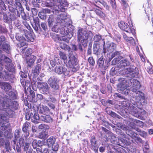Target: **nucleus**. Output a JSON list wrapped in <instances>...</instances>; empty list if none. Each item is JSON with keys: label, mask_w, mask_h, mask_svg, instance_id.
Listing matches in <instances>:
<instances>
[{"label": "nucleus", "mask_w": 153, "mask_h": 153, "mask_svg": "<svg viewBox=\"0 0 153 153\" xmlns=\"http://www.w3.org/2000/svg\"><path fill=\"white\" fill-rule=\"evenodd\" d=\"M3 68L4 66L0 63V71H1ZM16 79L13 74H9L6 71L0 72V86H1L2 89L7 91V95L3 97L0 96V107H1L4 111H6L11 117H13L15 113V111L18 109L19 105L17 102L13 101L16 99V96L14 93L10 91L11 88L10 85L8 83L2 82L1 81L4 80L13 83Z\"/></svg>", "instance_id": "nucleus-1"}, {"label": "nucleus", "mask_w": 153, "mask_h": 153, "mask_svg": "<svg viewBox=\"0 0 153 153\" xmlns=\"http://www.w3.org/2000/svg\"><path fill=\"white\" fill-rule=\"evenodd\" d=\"M93 35L91 31L86 30L82 28L79 29L77 31L78 39L84 48L87 46L88 39H91Z\"/></svg>", "instance_id": "nucleus-2"}, {"label": "nucleus", "mask_w": 153, "mask_h": 153, "mask_svg": "<svg viewBox=\"0 0 153 153\" xmlns=\"http://www.w3.org/2000/svg\"><path fill=\"white\" fill-rule=\"evenodd\" d=\"M59 81L58 78L54 76L50 77L48 80V83L51 88L52 93L54 95H58L60 94Z\"/></svg>", "instance_id": "nucleus-3"}, {"label": "nucleus", "mask_w": 153, "mask_h": 153, "mask_svg": "<svg viewBox=\"0 0 153 153\" xmlns=\"http://www.w3.org/2000/svg\"><path fill=\"white\" fill-rule=\"evenodd\" d=\"M15 113L12 117H10L8 114L2 109L1 107H0V126H1L0 128L3 131L6 130L7 128V126L3 125L5 124L6 123L8 122V117L12 118L14 116Z\"/></svg>", "instance_id": "nucleus-4"}, {"label": "nucleus", "mask_w": 153, "mask_h": 153, "mask_svg": "<svg viewBox=\"0 0 153 153\" xmlns=\"http://www.w3.org/2000/svg\"><path fill=\"white\" fill-rule=\"evenodd\" d=\"M74 27L68 22L63 26L60 27V33L62 35L68 34L72 37L75 30Z\"/></svg>", "instance_id": "nucleus-5"}, {"label": "nucleus", "mask_w": 153, "mask_h": 153, "mask_svg": "<svg viewBox=\"0 0 153 153\" xmlns=\"http://www.w3.org/2000/svg\"><path fill=\"white\" fill-rule=\"evenodd\" d=\"M134 90V91H131L130 93V96L135 100V102H137V105H140L141 102H139L140 101L145 102V100L144 94L139 90H137L135 89Z\"/></svg>", "instance_id": "nucleus-6"}, {"label": "nucleus", "mask_w": 153, "mask_h": 153, "mask_svg": "<svg viewBox=\"0 0 153 153\" xmlns=\"http://www.w3.org/2000/svg\"><path fill=\"white\" fill-rule=\"evenodd\" d=\"M78 63V60L76 57L74 55H71L69 57L65 64L66 66L71 68L72 71L75 72L77 71L75 66L77 65Z\"/></svg>", "instance_id": "nucleus-7"}, {"label": "nucleus", "mask_w": 153, "mask_h": 153, "mask_svg": "<svg viewBox=\"0 0 153 153\" xmlns=\"http://www.w3.org/2000/svg\"><path fill=\"white\" fill-rule=\"evenodd\" d=\"M103 51L102 53L105 54L106 53L108 52L112 53L114 52L116 49V45L113 42H107L103 44Z\"/></svg>", "instance_id": "nucleus-8"}, {"label": "nucleus", "mask_w": 153, "mask_h": 153, "mask_svg": "<svg viewBox=\"0 0 153 153\" xmlns=\"http://www.w3.org/2000/svg\"><path fill=\"white\" fill-rule=\"evenodd\" d=\"M55 2L60 4L59 5H56L55 7V14L57 15L59 12H64L65 11V7L68 6V3L66 0H55Z\"/></svg>", "instance_id": "nucleus-9"}, {"label": "nucleus", "mask_w": 153, "mask_h": 153, "mask_svg": "<svg viewBox=\"0 0 153 153\" xmlns=\"http://www.w3.org/2000/svg\"><path fill=\"white\" fill-rule=\"evenodd\" d=\"M25 118L27 120H29L31 119V121L37 124L39 123L38 121V114L36 111L34 109L31 110L30 111L26 113L25 115Z\"/></svg>", "instance_id": "nucleus-10"}, {"label": "nucleus", "mask_w": 153, "mask_h": 153, "mask_svg": "<svg viewBox=\"0 0 153 153\" xmlns=\"http://www.w3.org/2000/svg\"><path fill=\"white\" fill-rule=\"evenodd\" d=\"M38 87L40 92L42 94H48L50 93V87L46 82H37Z\"/></svg>", "instance_id": "nucleus-11"}, {"label": "nucleus", "mask_w": 153, "mask_h": 153, "mask_svg": "<svg viewBox=\"0 0 153 153\" xmlns=\"http://www.w3.org/2000/svg\"><path fill=\"white\" fill-rule=\"evenodd\" d=\"M119 27L120 28L125 31L129 33H132L133 35L135 33V30L134 29H131L127 23L123 21H121L118 23Z\"/></svg>", "instance_id": "nucleus-12"}, {"label": "nucleus", "mask_w": 153, "mask_h": 153, "mask_svg": "<svg viewBox=\"0 0 153 153\" xmlns=\"http://www.w3.org/2000/svg\"><path fill=\"white\" fill-rule=\"evenodd\" d=\"M54 72L59 75L63 74L65 76L70 75L69 69L67 68L64 66H56L55 68Z\"/></svg>", "instance_id": "nucleus-13"}, {"label": "nucleus", "mask_w": 153, "mask_h": 153, "mask_svg": "<svg viewBox=\"0 0 153 153\" xmlns=\"http://www.w3.org/2000/svg\"><path fill=\"white\" fill-rule=\"evenodd\" d=\"M125 73L129 74L131 77H134L137 76L139 74L138 68L134 66H130V67L125 69Z\"/></svg>", "instance_id": "nucleus-14"}, {"label": "nucleus", "mask_w": 153, "mask_h": 153, "mask_svg": "<svg viewBox=\"0 0 153 153\" xmlns=\"http://www.w3.org/2000/svg\"><path fill=\"white\" fill-rule=\"evenodd\" d=\"M64 12L58 15L56 18V21L58 23H59L61 27L63 26L67 23V21H66L67 20L66 14Z\"/></svg>", "instance_id": "nucleus-15"}, {"label": "nucleus", "mask_w": 153, "mask_h": 153, "mask_svg": "<svg viewBox=\"0 0 153 153\" xmlns=\"http://www.w3.org/2000/svg\"><path fill=\"white\" fill-rule=\"evenodd\" d=\"M3 15L4 21V22L7 23H11L13 19L16 18L14 13L8 12L6 14L5 13L3 12Z\"/></svg>", "instance_id": "nucleus-16"}, {"label": "nucleus", "mask_w": 153, "mask_h": 153, "mask_svg": "<svg viewBox=\"0 0 153 153\" xmlns=\"http://www.w3.org/2000/svg\"><path fill=\"white\" fill-rule=\"evenodd\" d=\"M33 20L34 24L32 25L36 33L40 34L43 31L40 26L39 19L36 17L33 18Z\"/></svg>", "instance_id": "nucleus-17"}, {"label": "nucleus", "mask_w": 153, "mask_h": 153, "mask_svg": "<svg viewBox=\"0 0 153 153\" xmlns=\"http://www.w3.org/2000/svg\"><path fill=\"white\" fill-rule=\"evenodd\" d=\"M38 121L39 120L42 122L47 123H51L53 121V119L49 115L45 114H38Z\"/></svg>", "instance_id": "nucleus-18"}, {"label": "nucleus", "mask_w": 153, "mask_h": 153, "mask_svg": "<svg viewBox=\"0 0 153 153\" xmlns=\"http://www.w3.org/2000/svg\"><path fill=\"white\" fill-rule=\"evenodd\" d=\"M115 57H117L113 60V62H114L115 64L117 63L120 60V59L123 58V54L121 52V51H116L113 53H112L111 55V58H109L110 61L112 59Z\"/></svg>", "instance_id": "nucleus-19"}, {"label": "nucleus", "mask_w": 153, "mask_h": 153, "mask_svg": "<svg viewBox=\"0 0 153 153\" xmlns=\"http://www.w3.org/2000/svg\"><path fill=\"white\" fill-rule=\"evenodd\" d=\"M98 59L97 60V64L99 67L103 70H106L108 68L109 64L106 63L105 62L104 63V60L103 55H102L101 56H99V57H97Z\"/></svg>", "instance_id": "nucleus-20"}, {"label": "nucleus", "mask_w": 153, "mask_h": 153, "mask_svg": "<svg viewBox=\"0 0 153 153\" xmlns=\"http://www.w3.org/2000/svg\"><path fill=\"white\" fill-rule=\"evenodd\" d=\"M30 123L28 122H25L23 125L22 130L25 138H27L30 135Z\"/></svg>", "instance_id": "nucleus-21"}, {"label": "nucleus", "mask_w": 153, "mask_h": 153, "mask_svg": "<svg viewBox=\"0 0 153 153\" xmlns=\"http://www.w3.org/2000/svg\"><path fill=\"white\" fill-rule=\"evenodd\" d=\"M130 84V86L133 87L131 91H134V89L138 90L141 87L140 82L138 80L133 79H131Z\"/></svg>", "instance_id": "nucleus-22"}, {"label": "nucleus", "mask_w": 153, "mask_h": 153, "mask_svg": "<svg viewBox=\"0 0 153 153\" xmlns=\"http://www.w3.org/2000/svg\"><path fill=\"white\" fill-rule=\"evenodd\" d=\"M90 141L91 143V149L93 150L95 153H97L99 146L97 143L95 138L94 137H92Z\"/></svg>", "instance_id": "nucleus-23"}, {"label": "nucleus", "mask_w": 153, "mask_h": 153, "mask_svg": "<svg viewBox=\"0 0 153 153\" xmlns=\"http://www.w3.org/2000/svg\"><path fill=\"white\" fill-rule=\"evenodd\" d=\"M100 48V44L98 43H94L93 46V54L99 57L101 51Z\"/></svg>", "instance_id": "nucleus-24"}, {"label": "nucleus", "mask_w": 153, "mask_h": 153, "mask_svg": "<svg viewBox=\"0 0 153 153\" xmlns=\"http://www.w3.org/2000/svg\"><path fill=\"white\" fill-rule=\"evenodd\" d=\"M106 146L108 152H110V153H119V151L118 150V149L117 146L109 144H107Z\"/></svg>", "instance_id": "nucleus-25"}, {"label": "nucleus", "mask_w": 153, "mask_h": 153, "mask_svg": "<svg viewBox=\"0 0 153 153\" xmlns=\"http://www.w3.org/2000/svg\"><path fill=\"white\" fill-rule=\"evenodd\" d=\"M129 113L133 116L137 118L140 117L139 114V111L137 109V108L133 106V105L129 109Z\"/></svg>", "instance_id": "nucleus-26"}, {"label": "nucleus", "mask_w": 153, "mask_h": 153, "mask_svg": "<svg viewBox=\"0 0 153 153\" xmlns=\"http://www.w3.org/2000/svg\"><path fill=\"white\" fill-rule=\"evenodd\" d=\"M56 19L55 16L53 15L49 16L48 19V25L49 27H52L54 25L57 23Z\"/></svg>", "instance_id": "nucleus-27"}, {"label": "nucleus", "mask_w": 153, "mask_h": 153, "mask_svg": "<svg viewBox=\"0 0 153 153\" xmlns=\"http://www.w3.org/2000/svg\"><path fill=\"white\" fill-rule=\"evenodd\" d=\"M39 73V72L33 70L32 71V74H31V75H30V74H28L29 78L30 79H32L33 82H36V77L38 76Z\"/></svg>", "instance_id": "nucleus-28"}, {"label": "nucleus", "mask_w": 153, "mask_h": 153, "mask_svg": "<svg viewBox=\"0 0 153 153\" xmlns=\"http://www.w3.org/2000/svg\"><path fill=\"white\" fill-rule=\"evenodd\" d=\"M0 48L4 51L7 53H10L11 52V49L9 45L6 43H3L2 45H1Z\"/></svg>", "instance_id": "nucleus-29"}, {"label": "nucleus", "mask_w": 153, "mask_h": 153, "mask_svg": "<svg viewBox=\"0 0 153 153\" xmlns=\"http://www.w3.org/2000/svg\"><path fill=\"white\" fill-rule=\"evenodd\" d=\"M13 141L14 145H15L13 146V148L16 151V153H22L21 148L22 147L19 145L18 143H17L16 144V140H13Z\"/></svg>", "instance_id": "nucleus-30"}, {"label": "nucleus", "mask_w": 153, "mask_h": 153, "mask_svg": "<svg viewBox=\"0 0 153 153\" xmlns=\"http://www.w3.org/2000/svg\"><path fill=\"white\" fill-rule=\"evenodd\" d=\"M55 0H48L45 2V5L46 6L48 7H51L54 6V9L53 12V13L55 14V7L56 6L55 5Z\"/></svg>", "instance_id": "nucleus-31"}, {"label": "nucleus", "mask_w": 153, "mask_h": 153, "mask_svg": "<svg viewBox=\"0 0 153 153\" xmlns=\"http://www.w3.org/2000/svg\"><path fill=\"white\" fill-rule=\"evenodd\" d=\"M130 62L127 59H122L120 62L118 67L120 68H123L129 65Z\"/></svg>", "instance_id": "nucleus-32"}, {"label": "nucleus", "mask_w": 153, "mask_h": 153, "mask_svg": "<svg viewBox=\"0 0 153 153\" xmlns=\"http://www.w3.org/2000/svg\"><path fill=\"white\" fill-rule=\"evenodd\" d=\"M50 112V110L47 106L42 105L40 107L39 113L41 114H48Z\"/></svg>", "instance_id": "nucleus-33"}, {"label": "nucleus", "mask_w": 153, "mask_h": 153, "mask_svg": "<svg viewBox=\"0 0 153 153\" xmlns=\"http://www.w3.org/2000/svg\"><path fill=\"white\" fill-rule=\"evenodd\" d=\"M93 39L94 41V43H98L97 42L100 41L102 43L103 45L104 44V39H102L101 35L100 34L95 35Z\"/></svg>", "instance_id": "nucleus-34"}, {"label": "nucleus", "mask_w": 153, "mask_h": 153, "mask_svg": "<svg viewBox=\"0 0 153 153\" xmlns=\"http://www.w3.org/2000/svg\"><path fill=\"white\" fill-rule=\"evenodd\" d=\"M119 90L121 91L122 94L125 95L128 94L130 92L129 88L124 85H121Z\"/></svg>", "instance_id": "nucleus-35"}, {"label": "nucleus", "mask_w": 153, "mask_h": 153, "mask_svg": "<svg viewBox=\"0 0 153 153\" xmlns=\"http://www.w3.org/2000/svg\"><path fill=\"white\" fill-rule=\"evenodd\" d=\"M36 57V56L31 55L29 59H27V63L28 65L30 67L33 65Z\"/></svg>", "instance_id": "nucleus-36"}, {"label": "nucleus", "mask_w": 153, "mask_h": 153, "mask_svg": "<svg viewBox=\"0 0 153 153\" xmlns=\"http://www.w3.org/2000/svg\"><path fill=\"white\" fill-rule=\"evenodd\" d=\"M7 71L5 70L6 71H7L9 73V72H14L15 71V68L14 65L12 63L9 64L8 65H5ZM10 74V73H9Z\"/></svg>", "instance_id": "nucleus-37"}, {"label": "nucleus", "mask_w": 153, "mask_h": 153, "mask_svg": "<svg viewBox=\"0 0 153 153\" xmlns=\"http://www.w3.org/2000/svg\"><path fill=\"white\" fill-rule=\"evenodd\" d=\"M129 122H130L129 125L132 128H133L134 126V123H138L141 125H143V122L137 120H135L132 118H130L129 119Z\"/></svg>", "instance_id": "nucleus-38"}, {"label": "nucleus", "mask_w": 153, "mask_h": 153, "mask_svg": "<svg viewBox=\"0 0 153 153\" xmlns=\"http://www.w3.org/2000/svg\"><path fill=\"white\" fill-rule=\"evenodd\" d=\"M25 38L26 41L27 42H33L34 40L33 36L31 33L28 34H25Z\"/></svg>", "instance_id": "nucleus-39"}, {"label": "nucleus", "mask_w": 153, "mask_h": 153, "mask_svg": "<svg viewBox=\"0 0 153 153\" xmlns=\"http://www.w3.org/2000/svg\"><path fill=\"white\" fill-rule=\"evenodd\" d=\"M19 145L21 146L22 147H23V148H24L25 146L27 145L29 146V147H31L30 146V144L29 143L27 142H25V140L24 138L21 137L20 138L19 140Z\"/></svg>", "instance_id": "nucleus-40"}, {"label": "nucleus", "mask_w": 153, "mask_h": 153, "mask_svg": "<svg viewBox=\"0 0 153 153\" xmlns=\"http://www.w3.org/2000/svg\"><path fill=\"white\" fill-rule=\"evenodd\" d=\"M20 42V46L21 48V50L22 51L21 52L24 53L28 44L27 42L26 41H22Z\"/></svg>", "instance_id": "nucleus-41"}, {"label": "nucleus", "mask_w": 153, "mask_h": 153, "mask_svg": "<svg viewBox=\"0 0 153 153\" xmlns=\"http://www.w3.org/2000/svg\"><path fill=\"white\" fill-rule=\"evenodd\" d=\"M25 34L22 35L20 33H16L15 35L16 39L20 42L25 40Z\"/></svg>", "instance_id": "nucleus-42"}, {"label": "nucleus", "mask_w": 153, "mask_h": 153, "mask_svg": "<svg viewBox=\"0 0 153 153\" xmlns=\"http://www.w3.org/2000/svg\"><path fill=\"white\" fill-rule=\"evenodd\" d=\"M60 47L62 49L68 52L71 51V48L66 44L61 42H60Z\"/></svg>", "instance_id": "nucleus-43"}, {"label": "nucleus", "mask_w": 153, "mask_h": 153, "mask_svg": "<svg viewBox=\"0 0 153 153\" xmlns=\"http://www.w3.org/2000/svg\"><path fill=\"white\" fill-rule=\"evenodd\" d=\"M55 138L51 136L47 140V144L49 147H51L55 143Z\"/></svg>", "instance_id": "nucleus-44"}, {"label": "nucleus", "mask_w": 153, "mask_h": 153, "mask_svg": "<svg viewBox=\"0 0 153 153\" xmlns=\"http://www.w3.org/2000/svg\"><path fill=\"white\" fill-rule=\"evenodd\" d=\"M63 36L60 38L61 41H63L67 43H68L69 42V40L72 37L70 36V35H63Z\"/></svg>", "instance_id": "nucleus-45"}, {"label": "nucleus", "mask_w": 153, "mask_h": 153, "mask_svg": "<svg viewBox=\"0 0 153 153\" xmlns=\"http://www.w3.org/2000/svg\"><path fill=\"white\" fill-rule=\"evenodd\" d=\"M46 12L45 9H43V10L41 12H39L38 13L39 17L43 20H45L46 18V15L45 12Z\"/></svg>", "instance_id": "nucleus-46"}, {"label": "nucleus", "mask_w": 153, "mask_h": 153, "mask_svg": "<svg viewBox=\"0 0 153 153\" xmlns=\"http://www.w3.org/2000/svg\"><path fill=\"white\" fill-rule=\"evenodd\" d=\"M94 11L97 15L102 18H104L105 17V14L99 9L94 8Z\"/></svg>", "instance_id": "nucleus-47"}, {"label": "nucleus", "mask_w": 153, "mask_h": 153, "mask_svg": "<svg viewBox=\"0 0 153 153\" xmlns=\"http://www.w3.org/2000/svg\"><path fill=\"white\" fill-rule=\"evenodd\" d=\"M59 25L60 26L59 23H58L57 22L56 24L54 25L53 27H51L52 31L54 32H58L59 30H60V29Z\"/></svg>", "instance_id": "nucleus-48"}, {"label": "nucleus", "mask_w": 153, "mask_h": 153, "mask_svg": "<svg viewBox=\"0 0 153 153\" xmlns=\"http://www.w3.org/2000/svg\"><path fill=\"white\" fill-rule=\"evenodd\" d=\"M121 104L123 106L128 108L129 109L132 106L128 100H124L121 102Z\"/></svg>", "instance_id": "nucleus-49"}, {"label": "nucleus", "mask_w": 153, "mask_h": 153, "mask_svg": "<svg viewBox=\"0 0 153 153\" xmlns=\"http://www.w3.org/2000/svg\"><path fill=\"white\" fill-rule=\"evenodd\" d=\"M48 136V132L45 131H42L40 133L38 136L39 138L45 139Z\"/></svg>", "instance_id": "nucleus-50"}, {"label": "nucleus", "mask_w": 153, "mask_h": 153, "mask_svg": "<svg viewBox=\"0 0 153 153\" xmlns=\"http://www.w3.org/2000/svg\"><path fill=\"white\" fill-rule=\"evenodd\" d=\"M22 135V132L18 129H16L14 133V137L15 139L14 140H16L18 138L20 137Z\"/></svg>", "instance_id": "nucleus-51"}, {"label": "nucleus", "mask_w": 153, "mask_h": 153, "mask_svg": "<svg viewBox=\"0 0 153 153\" xmlns=\"http://www.w3.org/2000/svg\"><path fill=\"white\" fill-rule=\"evenodd\" d=\"M59 55L60 58L63 60L65 64L66 62L67 61V57L65 53L59 51Z\"/></svg>", "instance_id": "nucleus-52"}, {"label": "nucleus", "mask_w": 153, "mask_h": 153, "mask_svg": "<svg viewBox=\"0 0 153 153\" xmlns=\"http://www.w3.org/2000/svg\"><path fill=\"white\" fill-rule=\"evenodd\" d=\"M126 134L132 138H134L137 135L136 133L131 130H128L126 132Z\"/></svg>", "instance_id": "nucleus-53"}, {"label": "nucleus", "mask_w": 153, "mask_h": 153, "mask_svg": "<svg viewBox=\"0 0 153 153\" xmlns=\"http://www.w3.org/2000/svg\"><path fill=\"white\" fill-rule=\"evenodd\" d=\"M46 101L47 102H51L53 103H55L56 102V99L51 95H49L48 98H46Z\"/></svg>", "instance_id": "nucleus-54"}, {"label": "nucleus", "mask_w": 153, "mask_h": 153, "mask_svg": "<svg viewBox=\"0 0 153 153\" xmlns=\"http://www.w3.org/2000/svg\"><path fill=\"white\" fill-rule=\"evenodd\" d=\"M40 26L43 31L41 33H44V32H45L48 30L46 24L45 22L41 23Z\"/></svg>", "instance_id": "nucleus-55"}, {"label": "nucleus", "mask_w": 153, "mask_h": 153, "mask_svg": "<svg viewBox=\"0 0 153 153\" xmlns=\"http://www.w3.org/2000/svg\"><path fill=\"white\" fill-rule=\"evenodd\" d=\"M23 150L24 151L26 152V153H32L33 150L31 147H29L27 144L25 146L24 148H23Z\"/></svg>", "instance_id": "nucleus-56"}, {"label": "nucleus", "mask_w": 153, "mask_h": 153, "mask_svg": "<svg viewBox=\"0 0 153 153\" xmlns=\"http://www.w3.org/2000/svg\"><path fill=\"white\" fill-rule=\"evenodd\" d=\"M137 107L139 109H141V111L139 112L140 113V115H141L142 116H145L146 115V111L144 110H142L141 108L142 107V105H140V106H139V105H137Z\"/></svg>", "instance_id": "nucleus-57"}, {"label": "nucleus", "mask_w": 153, "mask_h": 153, "mask_svg": "<svg viewBox=\"0 0 153 153\" xmlns=\"http://www.w3.org/2000/svg\"><path fill=\"white\" fill-rule=\"evenodd\" d=\"M32 52V50L31 48L27 49L25 50L24 53H25V56L26 57L30 55Z\"/></svg>", "instance_id": "nucleus-58"}, {"label": "nucleus", "mask_w": 153, "mask_h": 153, "mask_svg": "<svg viewBox=\"0 0 153 153\" xmlns=\"http://www.w3.org/2000/svg\"><path fill=\"white\" fill-rule=\"evenodd\" d=\"M123 139H120V140L118 139V142L114 141V143L116 144L119 146H120L122 147H125V143H124L123 141L122 140Z\"/></svg>", "instance_id": "nucleus-59"}, {"label": "nucleus", "mask_w": 153, "mask_h": 153, "mask_svg": "<svg viewBox=\"0 0 153 153\" xmlns=\"http://www.w3.org/2000/svg\"><path fill=\"white\" fill-rule=\"evenodd\" d=\"M4 61L6 63L5 65H8L11 63L12 60L10 59L6 56H4Z\"/></svg>", "instance_id": "nucleus-60"}, {"label": "nucleus", "mask_w": 153, "mask_h": 153, "mask_svg": "<svg viewBox=\"0 0 153 153\" xmlns=\"http://www.w3.org/2000/svg\"><path fill=\"white\" fill-rule=\"evenodd\" d=\"M4 135L5 137L7 138H11L13 137L12 134L7 130L4 133Z\"/></svg>", "instance_id": "nucleus-61"}, {"label": "nucleus", "mask_w": 153, "mask_h": 153, "mask_svg": "<svg viewBox=\"0 0 153 153\" xmlns=\"http://www.w3.org/2000/svg\"><path fill=\"white\" fill-rule=\"evenodd\" d=\"M21 82L22 86L25 89H26L27 86L28 87L27 85L28 83L26 82V81L25 79H21Z\"/></svg>", "instance_id": "nucleus-62"}, {"label": "nucleus", "mask_w": 153, "mask_h": 153, "mask_svg": "<svg viewBox=\"0 0 153 153\" xmlns=\"http://www.w3.org/2000/svg\"><path fill=\"white\" fill-rule=\"evenodd\" d=\"M116 132L117 134L123 135V137H125L126 134L120 129L118 128H116Z\"/></svg>", "instance_id": "nucleus-63"}, {"label": "nucleus", "mask_w": 153, "mask_h": 153, "mask_svg": "<svg viewBox=\"0 0 153 153\" xmlns=\"http://www.w3.org/2000/svg\"><path fill=\"white\" fill-rule=\"evenodd\" d=\"M52 150L57 151L58 150L59 145L58 144L56 143H54L52 145Z\"/></svg>", "instance_id": "nucleus-64"}]
</instances>
